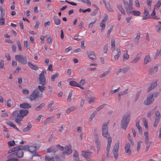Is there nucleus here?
Instances as JSON below:
<instances>
[{
  "mask_svg": "<svg viewBox=\"0 0 161 161\" xmlns=\"http://www.w3.org/2000/svg\"><path fill=\"white\" fill-rule=\"evenodd\" d=\"M102 135L104 137L107 138L108 140V144L106 147V157L107 158H109L110 157L109 153L112 140L111 138L110 137L109 134L108 133V124L106 123H104L102 127Z\"/></svg>",
  "mask_w": 161,
  "mask_h": 161,
  "instance_id": "2",
  "label": "nucleus"
},
{
  "mask_svg": "<svg viewBox=\"0 0 161 161\" xmlns=\"http://www.w3.org/2000/svg\"><path fill=\"white\" fill-rule=\"evenodd\" d=\"M5 19L3 17L0 18V25H3L5 24Z\"/></svg>",
  "mask_w": 161,
  "mask_h": 161,
  "instance_id": "48",
  "label": "nucleus"
},
{
  "mask_svg": "<svg viewBox=\"0 0 161 161\" xmlns=\"http://www.w3.org/2000/svg\"><path fill=\"white\" fill-rule=\"evenodd\" d=\"M111 47L113 48L112 51L114 52L115 50V40L114 39H112L111 40Z\"/></svg>",
  "mask_w": 161,
  "mask_h": 161,
  "instance_id": "32",
  "label": "nucleus"
},
{
  "mask_svg": "<svg viewBox=\"0 0 161 161\" xmlns=\"http://www.w3.org/2000/svg\"><path fill=\"white\" fill-rule=\"evenodd\" d=\"M13 117L14 118V120L16 123H17L19 125H21V123L20 121L23 120V119L15 117Z\"/></svg>",
  "mask_w": 161,
  "mask_h": 161,
  "instance_id": "25",
  "label": "nucleus"
},
{
  "mask_svg": "<svg viewBox=\"0 0 161 161\" xmlns=\"http://www.w3.org/2000/svg\"><path fill=\"white\" fill-rule=\"evenodd\" d=\"M12 102V100L10 99H9L7 101V106L8 107H10L11 106V103Z\"/></svg>",
  "mask_w": 161,
  "mask_h": 161,
  "instance_id": "62",
  "label": "nucleus"
},
{
  "mask_svg": "<svg viewBox=\"0 0 161 161\" xmlns=\"http://www.w3.org/2000/svg\"><path fill=\"white\" fill-rule=\"evenodd\" d=\"M158 67L157 66L154 67H153L149 70V74L150 75L154 74L155 73L158 71Z\"/></svg>",
  "mask_w": 161,
  "mask_h": 161,
  "instance_id": "18",
  "label": "nucleus"
},
{
  "mask_svg": "<svg viewBox=\"0 0 161 161\" xmlns=\"http://www.w3.org/2000/svg\"><path fill=\"white\" fill-rule=\"evenodd\" d=\"M94 99V97H90V100L88 102V103L91 104L94 103L95 102Z\"/></svg>",
  "mask_w": 161,
  "mask_h": 161,
  "instance_id": "64",
  "label": "nucleus"
},
{
  "mask_svg": "<svg viewBox=\"0 0 161 161\" xmlns=\"http://www.w3.org/2000/svg\"><path fill=\"white\" fill-rule=\"evenodd\" d=\"M97 112L96 111H94L91 114L89 119V120L90 121H91L93 119L95 116Z\"/></svg>",
  "mask_w": 161,
  "mask_h": 161,
  "instance_id": "44",
  "label": "nucleus"
},
{
  "mask_svg": "<svg viewBox=\"0 0 161 161\" xmlns=\"http://www.w3.org/2000/svg\"><path fill=\"white\" fill-rule=\"evenodd\" d=\"M113 26H111L110 28L108 30L107 36L108 37H109L110 36V34L113 30Z\"/></svg>",
  "mask_w": 161,
  "mask_h": 161,
  "instance_id": "50",
  "label": "nucleus"
},
{
  "mask_svg": "<svg viewBox=\"0 0 161 161\" xmlns=\"http://www.w3.org/2000/svg\"><path fill=\"white\" fill-rule=\"evenodd\" d=\"M10 154L7 156L8 159L6 161H20L17 158H22L24 155V152L18 146L12 148L8 151Z\"/></svg>",
  "mask_w": 161,
  "mask_h": 161,
  "instance_id": "1",
  "label": "nucleus"
},
{
  "mask_svg": "<svg viewBox=\"0 0 161 161\" xmlns=\"http://www.w3.org/2000/svg\"><path fill=\"white\" fill-rule=\"evenodd\" d=\"M4 65V61L2 60L0 62V68L1 69L3 68Z\"/></svg>",
  "mask_w": 161,
  "mask_h": 161,
  "instance_id": "63",
  "label": "nucleus"
},
{
  "mask_svg": "<svg viewBox=\"0 0 161 161\" xmlns=\"http://www.w3.org/2000/svg\"><path fill=\"white\" fill-rule=\"evenodd\" d=\"M44 73L45 72L44 71H42L39 75V83L42 86H44L46 84Z\"/></svg>",
  "mask_w": 161,
  "mask_h": 161,
  "instance_id": "7",
  "label": "nucleus"
},
{
  "mask_svg": "<svg viewBox=\"0 0 161 161\" xmlns=\"http://www.w3.org/2000/svg\"><path fill=\"white\" fill-rule=\"evenodd\" d=\"M110 72V70H108L107 71H106L103 74L100 75L99 77L101 78H102L106 76Z\"/></svg>",
  "mask_w": 161,
  "mask_h": 161,
  "instance_id": "34",
  "label": "nucleus"
},
{
  "mask_svg": "<svg viewBox=\"0 0 161 161\" xmlns=\"http://www.w3.org/2000/svg\"><path fill=\"white\" fill-rule=\"evenodd\" d=\"M98 8H97L95 9V10L92 13H91V15L92 16H95L96 15V14L97 13L98 10Z\"/></svg>",
  "mask_w": 161,
  "mask_h": 161,
  "instance_id": "58",
  "label": "nucleus"
},
{
  "mask_svg": "<svg viewBox=\"0 0 161 161\" xmlns=\"http://www.w3.org/2000/svg\"><path fill=\"white\" fill-rule=\"evenodd\" d=\"M144 136H145V142H147L149 140L148 133L147 131H145L144 132Z\"/></svg>",
  "mask_w": 161,
  "mask_h": 161,
  "instance_id": "35",
  "label": "nucleus"
},
{
  "mask_svg": "<svg viewBox=\"0 0 161 161\" xmlns=\"http://www.w3.org/2000/svg\"><path fill=\"white\" fill-rule=\"evenodd\" d=\"M119 147V142L116 143L113 148V153L115 160L117 159L118 156V151Z\"/></svg>",
  "mask_w": 161,
  "mask_h": 161,
  "instance_id": "9",
  "label": "nucleus"
},
{
  "mask_svg": "<svg viewBox=\"0 0 161 161\" xmlns=\"http://www.w3.org/2000/svg\"><path fill=\"white\" fill-rule=\"evenodd\" d=\"M151 58L149 55H147L144 59V64H147L148 62L150 61Z\"/></svg>",
  "mask_w": 161,
  "mask_h": 161,
  "instance_id": "22",
  "label": "nucleus"
},
{
  "mask_svg": "<svg viewBox=\"0 0 161 161\" xmlns=\"http://www.w3.org/2000/svg\"><path fill=\"white\" fill-rule=\"evenodd\" d=\"M59 76V74L58 73H56L54 75H53L51 76V80L53 81H54L55 80V79L57 78Z\"/></svg>",
  "mask_w": 161,
  "mask_h": 161,
  "instance_id": "38",
  "label": "nucleus"
},
{
  "mask_svg": "<svg viewBox=\"0 0 161 161\" xmlns=\"http://www.w3.org/2000/svg\"><path fill=\"white\" fill-rule=\"evenodd\" d=\"M130 144L129 143H126L125 147V152L129 156L131 155V150H130Z\"/></svg>",
  "mask_w": 161,
  "mask_h": 161,
  "instance_id": "11",
  "label": "nucleus"
},
{
  "mask_svg": "<svg viewBox=\"0 0 161 161\" xmlns=\"http://www.w3.org/2000/svg\"><path fill=\"white\" fill-rule=\"evenodd\" d=\"M161 5V0H159L155 5V7L156 9H158L159 8Z\"/></svg>",
  "mask_w": 161,
  "mask_h": 161,
  "instance_id": "40",
  "label": "nucleus"
},
{
  "mask_svg": "<svg viewBox=\"0 0 161 161\" xmlns=\"http://www.w3.org/2000/svg\"><path fill=\"white\" fill-rule=\"evenodd\" d=\"M131 13L135 16H140L141 14L140 12L138 11L134 10L131 11Z\"/></svg>",
  "mask_w": 161,
  "mask_h": 161,
  "instance_id": "29",
  "label": "nucleus"
},
{
  "mask_svg": "<svg viewBox=\"0 0 161 161\" xmlns=\"http://www.w3.org/2000/svg\"><path fill=\"white\" fill-rule=\"evenodd\" d=\"M8 144L9 146H13L15 145L14 140L9 141L8 142Z\"/></svg>",
  "mask_w": 161,
  "mask_h": 161,
  "instance_id": "45",
  "label": "nucleus"
},
{
  "mask_svg": "<svg viewBox=\"0 0 161 161\" xmlns=\"http://www.w3.org/2000/svg\"><path fill=\"white\" fill-rule=\"evenodd\" d=\"M18 146L20 148V149H21V150L22 151H28L29 147L28 145H19Z\"/></svg>",
  "mask_w": 161,
  "mask_h": 161,
  "instance_id": "24",
  "label": "nucleus"
},
{
  "mask_svg": "<svg viewBox=\"0 0 161 161\" xmlns=\"http://www.w3.org/2000/svg\"><path fill=\"white\" fill-rule=\"evenodd\" d=\"M140 37V34L138 33L137 34L136 37L134 39V42L136 43L137 44L139 40Z\"/></svg>",
  "mask_w": 161,
  "mask_h": 161,
  "instance_id": "37",
  "label": "nucleus"
},
{
  "mask_svg": "<svg viewBox=\"0 0 161 161\" xmlns=\"http://www.w3.org/2000/svg\"><path fill=\"white\" fill-rule=\"evenodd\" d=\"M140 95V91L138 92L137 93L136 95V97H135V102H137V100H138V99Z\"/></svg>",
  "mask_w": 161,
  "mask_h": 161,
  "instance_id": "57",
  "label": "nucleus"
},
{
  "mask_svg": "<svg viewBox=\"0 0 161 161\" xmlns=\"http://www.w3.org/2000/svg\"><path fill=\"white\" fill-rule=\"evenodd\" d=\"M17 44L18 48L19 51H20L22 50V47L21 44L19 40H17L16 41Z\"/></svg>",
  "mask_w": 161,
  "mask_h": 161,
  "instance_id": "53",
  "label": "nucleus"
},
{
  "mask_svg": "<svg viewBox=\"0 0 161 161\" xmlns=\"http://www.w3.org/2000/svg\"><path fill=\"white\" fill-rule=\"evenodd\" d=\"M28 151L32 154H34L36 153V147L32 146H29Z\"/></svg>",
  "mask_w": 161,
  "mask_h": 161,
  "instance_id": "17",
  "label": "nucleus"
},
{
  "mask_svg": "<svg viewBox=\"0 0 161 161\" xmlns=\"http://www.w3.org/2000/svg\"><path fill=\"white\" fill-rule=\"evenodd\" d=\"M103 1L107 10L109 12H113L114 10L113 9V7L110 5L109 3H106L104 0H103Z\"/></svg>",
  "mask_w": 161,
  "mask_h": 161,
  "instance_id": "14",
  "label": "nucleus"
},
{
  "mask_svg": "<svg viewBox=\"0 0 161 161\" xmlns=\"http://www.w3.org/2000/svg\"><path fill=\"white\" fill-rule=\"evenodd\" d=\"M56 148H58L61 151H63L64 149V147L63 146H61L59 144L57 145L56 146Z\"/></svg>",
  "mask_w": 161,
  "mask_h": 161,
  "instance_id": "59",
  "label": "nucleus"
},
{
  "mask_svg": "<svg viewBox=\"0 0 161 161\" xmlns=\"http://www.w3.org/2000/svg\"><path fill=\"white\" fill-rule=\"evenodd\" d=\"M28 58L27 56H23L20 55H16L15 56V59L23 64L27 63V59Z\"/></svg>",
  "mask_w": 161,
  "mask_h": 161,
  "instance_id": "5",
  "label": "nucleus"
},
{
  "mask_svg": "<svg viewBox=\"0 0 161 161\" xmlns=\"http://www.w3.org/2000/svg\"><path fill=\"white\" fill-rule=\"evenodd\" d=\"M45 88V87L44 86H38V88L42 92L44 91Z\"/></svg>",
  "mask_w": 161,
  "mask_h": 161,
  "instance_id": "54",
  "label": "nucleus"
},
{
  "mask_svg": "<svg viewBox=\"0 0 161 161\" xmlns=\"http://www.w3.org/2000/svg\"><path fill=\"white\" fill-rule=\"evenodd\" d=\"M29 113L27 109H20L19 112L18 110L15 111L12 113V117H15L23 119L24 116H26Z\"/></svg>",
  "mask_w": 161,
  "mask_h": 161,
  "instance_id": "3",
  "label": "nucleus"
},
{
  "mask_svg": "<svg viewBox=\"0 0 161 161\" xmlns=\"http://www.w3.org/2000/svg\"><path fill=\"white\" fill-rule=\"evenodd\" d=\"M144 16L146 17H149L150 18V15H149V12L148 11L145 10L143 13Z\"/></svg>",
  "mask_w": 161,
  "mask_h": 161,
  "instance_id": "52",
  "label": "nucleus"
},
{
  "mask_svg": "<svg viewBox=\"0 0 161 161\" xmlns=\"http://www.w3.org/2000/svg\"><path fill=\"white\" fill-rule=\"evenodd\" d=\"M106 104H104L100 105V106L97 108V111H99L101 109H102L106 106Z\"/></svg>",
  "mask_w": 161,
  "mask_h": 161,
  "instance_id": "56",
  "label": "nucleus"
},
{
  "mask_svg": "<svg viewBox=\"0 0 161 161\" xmlns=\"http://www.w3.org/2000/svg\"><path fill=\"white\" fill-rule=\"evenodd\" d=\"M82 156L86 158H89L92 157V153L86 152V151H82Z\"/></svg>",
  "mask_w": 161,
  "mask_h": 161,
  "instance_id": "13",
  "label": "nucleus"
},
{
  "mask_svg": "<svg viewBox=\"0 0 161 161\" xmlns=\"http://www.w3.org/2000/svg\"><path fill=\"white\" fill-rule=\"evenodd\" d=\"M130 114L127 115H125L123 116L121 123V126L122 128L125 130L129 123L130 120Z\"/></svg>",
  "mask_w": 161,
  "mask_h": 161,
  "instance_id": "4",
  "label": "nucleus"
},
{
  "mask_svg": "<svg viewBox=\"0 0 161 161\" xmlns=\"http://www.w3.org/2000/svg\"><path fill=\"white\" fill-rule=\"evenodd\" d=\"M9 126H10L13 127L14 128H15L16 126V125L13 124L12 122H8L6 123Z\"/></svg>",
  "mask_w": 161,
  "mask_h": 161,
  "instance_id": "49",
  "label": "nucleus"
},
{
  "mask_svg": "<svg viewBox=\"0 0 161 161\" xmlns=\"http://www.w3.org/2000/svg\"><path fill=\"white\" fill-rule=\"evenodd\" d=\"M116 50L118 53L117 54L114 56V58L115 60H117L121 54V52L120 49L118 48H117L116 49Z\"/></svg>",
  "mask_w": 161,
  "mask_h": 161,
  "instance_id": "21",
  "label": "nucleus"
},
{
  "mask_svg": "<svg viewBox=\"0 0 161 161\" xmlns=\"http://www.w3.org/2000/svg\"><path fill=\"white\" fill-rule=\"evenodd\" d=\"M124 5L125 8L128 14L130 15L131 14L130 10L133 9V6L131 4L128 3V2L125 0H123Z\"/></svg>",
  "mask_w": 161,
  "mask_h": 161,
  "instance_id": "6",
  "label": "nucleus"
},
{
  "mask_svg": "<svg viewBox=\"0 0 161 161\" xmlns=\"http://www.w3.org/2000/svg\"><path fill=\"white\" fill-rule=\"evenodd\" d=\"M141 55L138 54L135 59L131 62L132 63H136L140 58Z\"/></svg>",
  "mask_w": 161,
  "mask_h": 161,
  "instance_id": "30",
  "label": "nucleus"
},
{
  "mask_svg": "<svg viewBox=\"0 0 161 161\" xmlns=\"http://www.w3.org/2000/svg\"><path fill=\"white\" fill-rule=\"evenodd\" d=\"M142 122L143 123V125L145 127L146 130H147L148 129V122L146 119L145 118H143L142 119Z\"/></svg>",
  "mask_w": 161,
  "mask_h": 161,
  "instance_id": "26",
  "label": "nucleus"
},
{
  "mask_svg": "<svg viewBox=\"0 0 161 161\" xmlns=\"http://www.w3.org/2000/svg\"><path fill=\"white\" fill-rule=\"evenodd\" d=\"M95 142L96 144V145H101L100 142L99 140V139H98V137L97 136V137L96 138Z\"/></svg>",
  "mask_w": 161,
  "mask_h": 161,
  "instance_id": "60",
  "label": "nucleus"
},
{
  "mask_svg": "<svg viewBox=\"0 0 161 161\" xmlns=\"http://www.w3.org/2000/svg\"><path fill=\"white\" fill-rule=\"evenodd\" d=\"M45 160L46 161H54L53 157L50 158L49 156H46Z\"/></svg>",
  "mask_w": 161,
  "mask_h": 161,
  "instance_id": "39",
  "label": "nucleus"
},
{
  "mask_svg": "<svg viewBox=\"0 0 161 161\" xmlns=\"http://www.w3.org/2000/svg\"><path fill=\"white\" fill-rule=\"evenodd\" d=\"M128 89H125L124 91L123 92H120L119 94V96H122L124 95H125L127 94L128 93Z\"/></svg>",
  "mask_w": 161,
  "mask_h": 161,
  "instance_id": "47",
  "label": "nucleus"
},
{
  "mask_svg": "<svg viewBox=\"0 0 161 161\" xmlns=\"http://www.w3.org/2000/svg\"><path fill=\"white\" fill-rule=\"evenodd\" d=\"M72 94L73 93L71 91L70 92L67 98V101L68 102H70L71 100V97L72 95Z\"/></svg>",
  "mask_w": 161,
  "mask_h": 161,
  "instance_id": "51",
  "label": "nucleus"
},
{
  "mask_svg": "<svg viewBox=\"0 0 161 161\" xmlns=\"http://www.w3.org/2000/svg\"><path fill=\"white\" fill-rule=\"evenodd\" d=\"M45 105V104L44 103H42L39 106L36 107L35 108V109L36 111H39L40 109H41L43 107H44Z\"/></svg>",
  "mask_w": 161,
  "mask_h": 161,
  "instance_id": "31",
  "label": "nucleus"
},
{
  "mask_svg": "<svg viewBox=\"0 0 161 161\" xmlns=\"http://www.w3.org/2000/svg\"><path fill=\"white\" fill-rule=\"evenodd\" d=\"M157 86V82H154L153 83L151 84L148 89L147 92H149L152 90L156 86Z\"/></svg>",
  "mask_w": 161,
  "mask_h": 161,
  "instance_id": "20",
  "label": "nucleus"
},
{
  "mask_svg": "<svg viewBox=\"0 0 161 161\" xmlns=\"http://www.w3.org/2000/svg\"><path fill=\"white\" fill-rule=\"evenodd\" d=\"M64 149V150L63 152V154L64 155H69L71 154L72 152V150L69 146H65Z\"/></svg>",
  "mask_w": 161,
  "mask_h": 161,
  "instance_id": "16",
  "label": "nucleus"
},
{
  "mask_svg": "<svg viewBox=\"0 0 161 161\" xmlns=\"http://www.w3.org/2000/svg\"><path fill=\"white\" fill-rule=\"evenodd\" d=\"M128 138L129 141L130 142L132 146H133L134 145V141L132 139V138H131V136L130 135V134H128Z\"/></svg>",
  "mask_w": 161,
  "mask_h": 161,
  "instance_id": "42",
  "label": "nucleus"
},
{
  "mask_svg": "<svg viewBox=\"0 0 161 161\" xmlns=\"http://www.w3.org/2000/svg\"><path fill=\"white\" fill-rule=\"evenodd\" d=\"M53 20L55 25H58L60 24L61 20L60 19L58 18L57 16H53Z\"/></svg>",
  "mask_w": 161,
  "mask_h": 161,
  "instance_id": "19",
  "label": "nucleus"
},
{
  "mask_svg": "<svg viewBox=\"0 0 161 161\" xmlns=\"http://www.w3.org/2000/svg\"><path fill=\"white\" fill-rule=\"evenodd\" d=\"M31 127H32L31 125L30 124H29L26 127L24 128L23 129V132H27V131L29 130L31 128Z\"/></svg>",
  "mask_w": 161,
  "mask_h": 161,
  "instance_id": "28",
  "label": "nucleus"
},
{
  "mask_svg": "<svg viewBox=\"0 0 161 161\" xmlns=\"http://www.w3.org/2000/svg\"><path fill=\"white\" fill-rule=\"evenodd\" d=\"M105 22L102 21V20L101 22L100 23V26L103 27V28H105Z\"/></svg>",
  "mask_w": 161,
  "mask_h": 161,
  "instance_id": "61",
  "label": "nucleus"
},
{
  "mask_svg": "<svg viewBox=\"0 0 161 161\" xmlns=\"http://www.w3.org/2000/svg\"><path fill=\"white\" fill-rule=\"evenodd\" d=\"M117 7L119 10L121 12L122 14L125 15V13L122 6L121 5H118L117 6Z\"/></svg>",
  "mask_w": 161,
  "mask_h": 161,
  "instance_id": "23",
  "label": "nucleus"
},
{
  "mask_svg": "<svg viewBox=\"0 0 161 161\" xmlns=\"http://www.w3.org/2000/svg\"><path fill=\"white\" fill-rule=\"evenodd\" d=\"M69 84L70 86H79V84L76 82L74 81H71L69 82Z\"/></svg>",
  "mask_w": 161,
  "mask_h": 161,
  "instance_id": "27",
  "label": "nucleus"
},
{
  "mask_svg": "<svg viewBox=\"0 0 161 161\" xmlns=\"http://www.w3.org/2000/svg\"><path fill=\"white\" fill-rule=\"evenodd\" d=\"M39 93L40 92L38 89H35L29 97L30 100L31 101L35 100L38 97Z\"/></svg>",
  "mask_w": 161,
  "mask_h": 161,
  "instance_id": "8",
  "label": "nucleus"
},
{
  "mask_svg": "<svg viewBox=\"0 0 161 161\" xmlns=\"http://www.w3.org/2000/svg\"><path fill=\"white\" fill-rule=\"evenodd\" d=\"M19 107L24 109H29L31 108V105L27 103H23L20 104Z\"/></svg>",
  "mask_w": 161,
  "mask_h": 161,
  "instance_id": "15",
  "label": "nucleus"
},
{
  "mask_svg": "<svg viewBox=\"0 0 161 161\" xmlns=\"http://www.w3.org/2000/svg\"><path fill=\"white\" fill-rule=\"evenodd\" d=\"M24 45L27 49H29L30 43L28 41H26L24 42Z\"/></svg>",
  "mask_w": 161,
  "mask_h": 161,
  "instance_id": "41",
  "label": "nucleus"
},
{
  "mask_svg": "<svg viewBox=\"0 0 161 161\" xmlns=\"http://www.w3.org/2000/svg\"><path fill=\"white\" fill-rule=\"evenodd\" d=\"M158 95V92H155L153 93L150 96L152 97V98L153 97H157Z\"/></svg>",
  "mask_w": 161,
  "mask_h": 161,
  "instance_id": "55",
  "label": "nucleus"
},
{
  "mask_svg": "<svg viewBox=\"0 0 161 161\" xmlns=\"http://www.w3.org/2000/svg\"><path fill=\"white\" fill-rule=\"evenodd\" d=\"M130 67L129 66H127L126 67H124L121 69L122 70V72L125 73V72H127L128 70L130 69Z\"/></svg>",
  "mask_w": 161,
  "mask_h": 161,
  "instance_id": "43",
  "label": "nucleus"
},
{
  "mask_svg": "<svg viewBox=\"0 0 161 161\" xmlns=\"http://www.w3.org/2000/svg\"><path fill=\"white\" fill-rule=\"evenodd\" d=\"M145 144L147 145L146 148V151H147L148 150L150 146L151 145L152 142H145Z\"/></svg>",
  "mask_w": 161,
  "mask_h": 161,
  "instance_id": "33",
  "label": "nucleus"
},
{
  "mask_svg": "<svg viewBox=\"0 0 161 161\" xmlns=\"http://www.w3.org/2000/svg\"><path fill=\"white\" fill-rule=\"evenodd\" d=\"M155 119H158L160 120V114L159 112L158 111H157L155 112Z\"/></svg>",
  "mask_w": 161,
  "mask_h": 161,
  "instance_id": "36",
  "label": "nucleus"
},
{
  "mask_svg": "<svg viewBox=\"0 0 161 161\" xmlns=\"http://www.w3.org/2000/svg\"><path fill=\"white\" fill-rule=\"evenodd\" d=\"M154 101V99L152 98L150 95L147 97L144 102V104L146 105H149L152 104Z\"/></svg>",
  "mask_w": 161,
  "mask_h": 161,
  "instance_id": "10",
  "label": "nucleus"
},
{
  "mask_svg": "<svg viewBox=\"0 0 161 161\" xmlns=\"http://www.w3.org/2000/svg\"><path fill=\"white\" fill-rule=\"evenodd\" d=\"M159 120H160L158 119H155V120H154V123L153 124V126L154 127H157V126L158 125V123L159 121Z\"/></svg>",
  "mask_w": 161,
  "mask_h": 161,
  "instance_id": "46",
  "label": "nucleus"
},
{
  "mask_svg": "<svg viewBox=\"0 0 161 161\" xmlns=\"http://www.w3.org/2000/svg\"><path fill=\"white\" fill-rule=\"evenodd\" d=\"M87 54L89 58L92 60H96V57L94 52L93 51L90 52H87Z\"/></svg>",
  "mask_w": 161,
  "mask_h": 161,
  "instance_id": "12",
  "label": "nucleus"
}]
</instances>
